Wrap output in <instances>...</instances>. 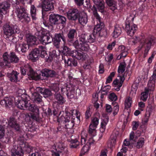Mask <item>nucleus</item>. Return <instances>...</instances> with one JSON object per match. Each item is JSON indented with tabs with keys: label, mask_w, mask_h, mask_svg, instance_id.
<instances>
[{
	"label": "nucleus",
	"mask_w": 156,
	"mask_h": 156,
	"mask_svg": "<svg viewBox=\"0 0 156 156\" xmlns=\"http://www.w3.org/2000/svg\"><path fill=\"white\" fill-rule=\"evenodd\" d=\"M35 91L42 94L45 98H48L52 94L51 92L49 89L45 88L37 87L35 89Z\"/></svg>",
	"instance_id": "obj_20"
},
{
	"label": "nucleus",
	"mask_w": 156,
	"mask_h": 156,
	"mask_svg": "<svg viewBox=\"0 0 156 156\" xmlns=\"http://www.w3.org/2000/svg\"><path fill=\"white\" fill-rule=\"evenodd\" d=\"M98 95L97 94H95L93 96V100L94 101V106L97 108H98L99 106V104L97 102L98 100Z\"/></svg>",
	"instance_id": "obj_49"
},
{
	"label": "nucleus",
	"mask_w": 156,
	"mask_h": 156,
	"mask_svg": "<svg viewBox=\"0 0 156 156\" xmlns=\"http://www.w3.org/2000/svg\"><path fill=\"white\" fill-rule=\"evenodd\" d=\"M42 76L46 78L54 77L56 76L57 73L54 70L48 69H42L41 72V74Z\"/></svg>",
	"instance_id": "obj_19"
},
{
	"label": "nucleus",
	"mask_w": 156,
	"mask_h": 156,
	"mask_svg": "<svg viewBox=\"0 0 156 156\" xmlns=\"http://www.w3.org/2000/svg\"><path fill=\"white\" fill-rule=\"evenodd\" d=\"M40 57L42 58H47L48 57L44 46L42 45L39 46L38 48L33 49L29 54V58L34 62L36 61Z\"/></svg>",
	"instance_id": "obj_6"
},
{
	"label": "nucleus",
	"mask_w": 156,
	"mask_h": 156,
	"mask_svg": "<svg viewBox=\"0 0 156 156\" xmlns=\"http://www.w3.org/2000/svg\"><path fill=\"white\" fill-rule=\"evenodd\" d=\"M76 34V31L74 29H71L69 32V38H73Z\"/></svg>",
	"instance_id": "obj_55"
},
{
	"label": "nucleus",
	"mask_w": 156,
	"mask_h": 156,
	"mask_svg": "<svg viewBox=\"0 0 156 156\" xmlns=\"http://www.w3.org/2000/svg\"><path fill=\"white\" fill-rule=\"evenodd\" d=\"M139 123L138 121H134L133 122L132 128L133 130H136L139 126Z\"/></svg>",
	"instance_id": "obj_57"
},
{
	"label": "nucleus",
	"mask_w": 156,
	"mask_h": 156,
	"mask_svg": "<svg viewBox=\"0 0 156 156\" xmlns=\"http://www.w3.org/2000/svg\"><path fill=\"white\" fill-rule=\"evenodd\" d=\"M6 39L7 40L8 39L9 41L12 42L13 43H16V42L19 40L17 39L16 37H14L13 35L11 36H10V37H9V38Z\"/></svg>",
	"instance_id": "obj_56"
},
{
	"label": "nucleus",
	"mask_w": 156,
	"mask_h": 156,
	"mask_svg": "<svg viewBox=\"0 0 156 156\" xmlns=\"http://www.w3.org/2000/svg\"><path fill=\"white\" fill-rule=\"evenodd\" d=\"M70 141V147L71 148H77L80 145L79 143L77 140L75 139L74 137L72 136Z\"/></svg>",
	"instance_id": "obj_41"
},
{
	"label": "nucleus",
	"mask_w": 156,
	"mask_h": 156,
	"mask_svg": "<svg viewBox=\"0 0 156 156\" xmlns=\"http://www.w3.org/2000/svg\"><path fill=\"white\" fill-rule=\"evenodd\" d=\"M44 113L47 116H50L52 115V111L50 108H48L47 110H46L44 111Z\"/></svg>",
	"instance_id": "obj_63"
},
{
	"label": "nucleus",
	"mask_w": 156,
	"mask_h": 156,
	"mask_svg": "<svg viewBox=\"0 0 156 156\" xmlns=\"http://www.w3.org/2000/svg\"><path fill=\"white\" fill-rule=\"evenodd\" d=\"M156 54V52H154L151 54V56L148 58L147 61L148 63L149 64L151 63L152 62L153 60V59L154 56Z\"/></svg>",
	"instance_id": "obj_59"
},
{
	"label": "nucleus",
	"mask_w": 156,
	"mask_h": 156,
	"mask_svg": "<svg viewBox=\"0 0 156 156\" xmlns=\"http://www.w3.org/2000/svg\"><path fill=\"white\" fill-rule=\"evenodd\" d=\"M119 78L120 80L118 79L115 80L113 83V86L114 87V89L117 91H119L120 90V88L125 80L124 76H123L119 77Z\"/></svg>",
	"instance_id": "obj_25"
},
{
	"label": "nucleus",
	"mask_w": 156,
	"mask_h": 156,
	"mask_svg": "<svg viewBox=\"0 0 156 156\" xmlns=\"http://www.w3.org/2000/svg\"><path fill=\"white\" fill-rule=\"evenodd\" d=\"M107 4L110 7V9L114 11L117 9L115 2L113 0H106Z\"/></svg>",
	"instance_id": "obj_42"
},
{
	"label": "nucleus",
	"mask_w": 156,
	"mask_h": 156,
	"mask_svg": "<svg viewBox=\"0 0 156 156\" xmlns=\"http://www.w3.org/2000/svg\"><path fill=\"white\" fill-rule=\"evenodd\" d=\"M126 64L125 62L121 63L119 65L118 70V76L119 77L124 76V73L125 70Z\"/></svg>",
	"instance_id": "obj_36"
},
{
	"label": "nucleus",
	"mask_w": 156,
	"mask_h": 156,
	"mask_svg": "<svg viewBox=\"0 0 156 156\" xmlns=\"http://www.w3.org/2000/svg\"><path fill=\"white\" fill-rule=\"evenodd\" d=\"M149 92L146 89H145V91L142 92L141 94V99L144 101H145L148 97V94Z\"/></svg>",
	"instance_id": "obj_47"
},
{
	"label": "nucleus",
	"mask_w": 156,
	"mask_h": 156,
	"mask_svg": "<svg viewBox=\"0 0 156 156\" xmlns=\"http://www.w3.org/2000/svg\"><path fill=\"white\" fill-rule=\"evenodd\" d=\"M38 11L37 8L34 5H31L30 8V13L32 19L33 20H36L37 19V12Z\"/></svg>",
	"instance_id": "obj_37"
},
{
	"label": "nucleus",
	"mask_w": 156,
	"mask_h": 156,
	"mask_svg": "<svg viewBox=\"0 0 156 156\" xmlns=\"http://www.w3.org/2000/svg\"><path fill=\"white\" fill-rule=\"evenodd\" d=\"M99 11L101 13L104 11L105 3L103 0H92Z\"/></svg>",
	"instance_id": "obj_26"
},
{
	"label": "nucleus",
	"mask_w": 156,
	"mask_h": 156,
	"mask_svg": "<svg viewBox=\"0 0 156 156\" xmlns=\"http://www.w3.org/2000/svg\"><path fill=\"white\" fill-rule=\"evenodd\" d=\"M118 51L121 53L117 57V59L118 60L125 57L128 54L127 49L123 45L119 47Z\"/></svg>",
	"instance_id": "obj_28"
},
{
	"label": "nucleus",
	"mask_w": 156,
	"mask_h": 156,
	"mask_svg": "<svg viewBox=\"0 0 156 156\" xmlns=\"http://www.w3.org/2000/svg\"><path fill=\"white\" fill-rule=\"evenodd\" d=\"M151 77L154 80H156V63L154 67L153 74Z\"/></svg>",
	"instance_id": "obj_64"
},
{
	"label": "nucleus",
	"mask_w": 156,
	"mask_h": 156,
	"mask_svg": "<svg viewBox=\"0 0 156 156\" xmlns=\"http://www.w3.org/2000/svg\"><path fill=\"white\" fill-rule=\"evenodd\" d=\"M32 0H17L12 4V7L16 13L19 21L25 24L29 23L31 21L30 14L26 9L27 5L31 4Z\"/></svg>",
	"instance_id": "obj_2"
},
{
	"label": "nucleus",
	"mask_w": 156,
	"mask_h": 156,
	"mask_svg": "<svg viewBox=\"0 0 156 156\" xmlns=\"http://www.w3.org/2000/svg\"><path fill=\"white\" fill-rule=\"evenodd\" d=\"M156 80L151 77L148 82L147 88L145 89L149 92L153 91L155 88Z\"/></svg>",
	"instance_id": "obj_34"
},
{
	"label": "nucleus",
	"mask_w": 156,
	"mask_h": 156,
	"mask_svg": "<svg viewBox=\"0 0 156 156\" xmlns=\"http://www.w3.org/2000/svg\"><path fill=\"white\" fill-rule=\"evenodd\" d=\"M74 53L76 55L77 54V55H72V56L75 57L76 58L79 60H83L85 59L87 57V55L85 54H83L78 53L76 51H75Z\"/></svg>",
	"instance_id": "obj_44"
},
{
	"label": "nucleus",
	"mask_w": 156,
	"mask_h": 156,
	"mask_svg": "<svg viewBox=\"0 0 156 156\" xmlns=\"http://www.w3.org/2000/svg\"><path fill=\"white\" fill-rule=\"evenodd\" d=\"M132 103V98L130 97L126 98L125 102V108L126 109L130 108L131 106Z\"/></svg>",
	"instance_id": "obj_46"
},
{
	"label": "nucleus",
	"mask_w": 156,
	"mask_h": 156,
	"mask_svg": "<svg viewBox=\"0 0 156 156\" xmlns=\"http://www.w3.org/2000/svg\"><path fill=\"white\" fill-rule=\"evenodd\" d=\"M34 90V92L32 94V101L34 104H41L42 102V97L37 92H36L35 89Z\"/></svg>",
	"instance_id": "obj_24"
},
{
	"label": "nucleus",
	"mask_w": 156,
	"mask_h": 156,
	"mask_svg": "<svg viewBox=\"0 0 156 156\" xmlns=\"http://www.w3.org/2000/svg\"><path fill=\"white\" fill-rule=\"evenodd\" d=\"M75 118H76L77 122L80 121V113L76 110L72 109L69 112V122H71V126H74V121Z\"/></svg>",
	"instance_id": "obj_14"
},
{
	"label": "nucleus",
	"mask_w": 156,
	"mask_h": 156,
	"mask_svg": "<svg viewBox=\"0 0 156 156\" xmlns=\"http://www.w3.org/2000/svg\"><path fill=\"white\" fill-rule=\"evenodd\" d=\"M91 10L94 16L98 20L97 24L94 28V33L100 36L105 35L106 34V30L104 28V23L101 22V18L97 13L96 7L93 6L91 9Z\"/></svg>",
	"instance_id": "obj_5"
},
{
	"label": "nucleus",
	"mask_w": 156,
	"mask_h": 156,
	"mask_svg": "<svg viewBox=\"0 0 156 156\" xmlns=\"http://www.w3.org/2000/svg\"><path fill=\"white\" fill-rule=\"evenodd\" d=\"M55 0H42L41 3L42 18L44 19L45 12L53 10Z\"/></svg>",
	"instance_id": "obj_12"
},
{
	"label": "nucleus",
	"mask_w": 156,
	"mask_h": 156,
	"mask_svg": "<svg viewBox=\"0 0 156 156\" xmlns=\"http://www.w3.org/2000/svg\"><path fill=\"white\" fill-rule=\"evenodd\" d=\"M58 55L56 54V51L55 50H53L52 51L50 52L49 56H48L45 58V60L47 62H51L55 58H57Z\"/></svg>",
	"instance_id": "obj_40"
},
{
	"label": "nucleus",
	"mask_w": 156,
	"mask_h": 156,
	"mask_svg": "<svg viewBox=\"0 0 156 156\" xmlns=\"http://www.w3.org/2000/svg\"><path fill=\"white\" fill-rule=\"evenodd\" d=\"M108 121V118L107 116H103L101 118V126L100 130L101 132L104 133L105 129L106 126Z\"/></svg>",
	"instance_id": "obj_30"
},
{
	"label": "nucleus",
	"mask_w": 156,
	"mask_h": 156,
	"mask_svg": "<svg viewBox=\"0 0 156 156\" xmlns=\"http://www.w3.org/2000/svg\"><path fill=\"white\" fill-rule=\"evenodd\" d=\"M79 37L80 44H79L78 41H76L74 43L76 48L80 49L82 50H87L88 48V45L86 42L85 34H82L79 36Z\"/></svg>",
	"instance_id": "obj_13"
},
{
	"label": "nucleus",
	"mask_w": 156,
	"mask_h": 156,
	"mask_svg": "<svg viewBox=\"0 0 156 156\" xmlns=\"http://www.w3.org/2000/svg\"><path fill=\"white\" fill-rule=\"evenodd\" d=\"M19 146L17 147L15 152H12V156H23L24 151L29 152L31 150V147L27 143L22 142Z\"/></svg>",
	"instance_id": "obj_11"
},
{
	"label": "nucleus",
	"mask_w": 156,
	"mask_h": 156,
	"mask_svg": "<svg viewBox=\"0 0 156 156\" xmlns=\"http://www.w3.org/2000/svg\"><path fill=\"white\" fill-rule=\"evenodd\" d=\"M68 37V33L66 34L63 33L55 34L53 37L51 36L52 42L53 44L57 48L59 47L61 40L62 39L63 41V53L64 56H62V59L64 60L65 63L66 67L68 66V47L66 45V40L68 41V39L67 37Z\"/></svg>",
	"instance_id": "obj_3"
},
{
	"label": "nucleus",
	"mask_w": 156,
	"mask_h": 156,
	"mask_svg": "<svg viewBox=\"0 0 156 156\" xmlns=\"http://www.w3.org/2000/svg\"><path fill=\"white\" fill-rule=\"evenodd\" d=\"M109 97V99L112 101H115L117 99V96L114 93L111 94Z\"/></svg>",
	"instance_id": "obj_60"
},
{
	"label": "nucleus",
	"mask_w": 156,
	"mask_h": 156,
	"mask_svg": "<svg viewBox=\"0 0 156 156\" xmlns=\"http://www.w3.org/2000/svg\"><path fill=\"white\" fill-rule=\"evenodd\" d=\"M99 123V119L94 117L91 118V122L90 124L89 133L93 136L96 135V129Z\"/></svg>",
	"instance_id": "obj_15"
},
{
	"label": "nucleus",
	"mask_w": 156,
	"mask_h": 156,
	"mask_svg": "<svg viewBox=\"0 0 156 156\" xmlns=\"http://www.w3.org/2000/svg\"><path fill=\"white\" fill-rule=\"evenodd\" d=\"M35 35L41 43L43 45H46L52 42L51 37L49 36V34L46 30L44 29L37 30L35 33Z\"/></svg>",
	"instance_id": "obj_9"
},
{
	"label": "nucleus",
	"mask_w": 156,
	"mask_h": 156,
	"mask_svg": "<svg viewBox=\"0 0 156 156\" xmlns=\"http://www.w3.org/2000/svg\"><path fill=\"white\" fill-rule=\"evenodd\" d=\"M49 20L50 23L52 25L61 24L64 27L66 24V18L58 14L52 13L49 16Z\"/></svg>",
	"instance_id": "obj_10"
},
{
	"label": "nucleus",
	"mask_w": 156,
	"mask_h": 156,
	"mask_svg": "<svg viewBox=\"0 0 156 156\" xmlns=\"http://www.w3.org/2000/svg\"><path fill=\"white\" fill-rule=\"evenodd\" d=\"M79 13L76 9H70L69 10V20H75L79 16Z\"/></svg>",
	"instance_id": "obj_31"
},
{
	"label": "nucleus",
	"mask_w": 156,
	"mask_h": 156,
	"mask_svg": "<svg viewBox=\"0 0 156 156\" xmlns=\"http://www.w3.org/2000/svg\"><path fill=\"white\" fill-rule=\"evenodd\" d=\"M27 43L30 45H37L39 43V41L37 37L33 36H29L27 38Z\"/></svg>",
	"instance_id": "obj_32"
},
{
	"label": "nucleus",
	"mask_w": 156,
	"mask_h": 156,
	"mask_svg": "<svg viewBox=\"0 0 156 156\" xmlns=\"http://www.w3.org/2000/svg\"><path fill=\"white\" fill-rule=\"evenodd\" d=\"M8 127L13 129L16 131L20 132V126L14 118L10 117L8 120Z\"/></svg>",
	"instance_id": "obj_16"
},
{
	"label": "nucleus",
	"mask_w": 156,
	"mask_h": 156,
	"mask_svg": "<svg viewBox=\"0 0 156 156\" xmlns=\"http://www.w3.org/2000/svg\"><path fill=\"white\" fill-rule=\"evenodd\" d=\"M71 87H69V90H70V98H72L74 97V95L75 94V87L73 85L70 84Z\"/></svg>",
	"instance_id": "obj_51"
},
{
	"label": "nucleus",
	"mask_w": 156,
	"mask_h": 156,
	"mask_svg": "<svg viewBox=\"0 0 156 156\" xmlns=\"http://www.w3.org/2000/svg\"><path fill=\"white\" fill-rule=\"evenodd\" d=\"M137 29V27L136 25L129 23L126 24V30L127 34L130 36L133 35Z\"/></svg>",
	"instance_id": "obj_21"
},
{
	"label": "nucleus",
	"mask_w": 156,
	"mask_h": 156,
	"mask_svg": "<svg viewBox=\"0 0 156 156\" xmlns=\"http://www.w3.org/2000/svg\"><path fill=\"white\" fill-rule=\"evenodd\" d=\"M154 40L153 37L149 38L145 41V43L147 44V48H145L144 52V57H146L150 48V46L151 44L152 41Z\"/></svg>",
	"instance_id": "obj_35"
},
{
	"label": "nucleus",
	"mask_w": 156,
	"mask_h": 156,
	"mask_svg": "<svg viewBox=\"0 0 156 156\" xmlns=\"http://www.w3.org/2000/svg\"><path fill=\"white\" fill-rule=\"evenodd\" d=\"M4 37L7 38L15 33L19 34L20 32L19 28L16 26L14 25L9 22L6 23L3 26Z\"/></svg>",
	"instance_id": "obj_8"
},
{
	"label": "nucleus",
	"mask_w": 156,
	"mask_h": 156,
	"mask_svg": "<svg viewBox=\"0 0 156 156\" xmlns=\"http://www.w3.org/2000/svg\"><path fill=\"white\" fill-rule=\"evenodd\" d=\"M10 4L7 2H4L0 3V26L2 23V20L3 17L2 14H5L9 11Z\"/></svg>",
	"instance_id": "obj_17"
},
{
	"label": "nucleus",
	"mask_w": 156,
	"mask_h": 156,
	"mask_svg": "<svg viewBox=\"0 0 156 156\" xmlns=\"http://www.w3.org/2000/svg\"><path fill=\"white\" fill-rule=\"evenodd\" d=\"M138 106L139 109L141 111H142L145 106V103L142 102H140L138 103Z\"/></svg>",
	"instance_id": "obj_62"
},
{
	"label": "nucleus",
	"mask_w": 156,
	"mask_h": 156,
	"mask_svg": "<svg viewBox=\"0 0 156 156\" xmlns=\"http://www.w3.org/2000/svg\"><path fill=\"white\" fill-rule=\"evenodd\" d=\"M87 16L86 13L82 12L79 13L78 17L79 23L82 25L86 24L87 22Z\"/></svg>",
	"instance_id": "obj_27"
},
{
	"label": "nucleus",
	"mask_w": 156,
	"mask_h": 156,
	"mask_svg": "<svg viewBox=\"0 0 156 156\" xmlns=\"http://www.w3.org/2000/svg\"><path fill=\"white\" fill-rule=\"evenodd\" d=\"M55 147L56 151L60 153L65 148L63 144L60 142L57 143Z\"/></svg>",
	"instance_id": "obj_45"
},
{
	"label": "nucleus",
	"mask_w": 156,
	"mask_h": 156,
	"mask_svg": "<svg viewBox=\"0 0 156 156\" xmlns=\"http://www.w3.org/2000/svg\"><path fill=\"white\" fill-rule=\"evenodd\" d=\"M116 137L115 135L114 136L112 135H111L110 136V143L112 146L114 145L115 143Z\"/></svg>",
	"instance_id": "obj_61"
},
{
	"label": "nucleus",
	"mask_w": 156,
	"mask_h": 156,
	"mask_svg": "<svg viewBox=\"0 0 156 156\" xmlns=\"http://www.w3.org/2000/svg\"><path fill=\"white\" fill-rule=\"evenodd\" d=\"M144 138L141 137L140 138L136 143V147L137 148H140L143 146L144 143Z\"/></svg>",
	"instance_id": "obj_48"
},
{
	"label": "nucleus",
	"mask_w": 156,
	"mask_h": 156,
	"mask_svg": "<svg viewBox=\"0 0 156 156\" xmlns=\"http://www.w3.org/2000/svg\"><path fill=\"white\" fill-rule=\"evenodd\" d=\"M61 113V111L59 108H58L57 107H54L53 110V114L54 115H59Z\"/></svg>",
	"instance_id": "obj_53"
},
{
	"label": "nucleus",
	"mask_w": 156,
	"mask_h": 156,
	"mask_svg": "<svg viewBox=\"0 0 156 156\" xmlns=\"http://www.w3.org/2000/svg\"><path fill=\"white\" fill-rule=\"evenodd\" d=\"M68 113H66L65 117L64 115H62L60 117H58L57 118V121L60 123H61L62 124V126H63L64 129L66 130V133L65 134V135L68 134V128L67 126L68 125V115H67Z\"/></svg>",
	"instance_id": "obj_18"
},
{
	"label": "nucleus",
	"mask_w": 156,
	"mask_h": 156,
	"mask_svg": "<svg viewBox=\"0 0 156 156\" xmlns=\"http://www.w3.org/2000/svg\"><path fill=\"white\" fill-rule=\"evenodd\" d=\"M91 144V142H89L88 144L83 147L81 151V154L84 155L88 152L90 149V145Z\"/></svg>",
	"instance_id": "obj_43"
},
{
	"label": "nucleus",
	"mask_w": 156,
	"mask_h": 156,
	"mask_svg": "<svg viewBox=\"0 0 156 156\" xmlns=\"http://www.w3.org/2000/svg\"><path fill=\"white\" fill-rule=\"evenodd\" d=\"M81 143L82 144H84L87 138V133L86 131H82L81 134Z\"/></svg>",
	"instance_id": "obj_50"
},
{
	"label": "nucleus",
	"mask_w": 156,
	"mask_h": 156,
	"mask_svg": "<svg viewBox=\"0 0 156 156\" xmlns=\"http://www.w3.org/2000/svg\"><path fill=\"white\" fill-rule=\"evenodd\" d=\"M96 37V34H94V32L91 34H90L88 37V42L90 43L94 42Z\"/></svg>",
	"instance_id": "obj_52"
},
{
	"label": "nucleus",
	"mask_w": 156,
	"mask_h": 156,
	"mask_svg": "<svg viewBox=\"0 0 156 156\" xmlns=\"http://www.w3.org/2000/svg\"><path fill=\"white\" fill-rule=\"evenodd\" d=\"M3 126L0 125V140L2 141V142L7 143H8L10 140V138L9 137H5L6 140H2L1 139H4V136L5 135V129L4 126L5 125L3 124Z\"/></svg>",
	"instance_id": "obj_33"
},
{
	"label": "nucleus",
	"mask_w": 156,
	"mask_h": 156,
	"mask_svg": "<svg viewBox=\"0 0 156 156\" xmlns=\"http://www.w3.org/2000/svg\"><path fill=\"white\" fill-rule=\"evenodd\" d=\"M55 99L57 100L56 101L58 104L62 105L65 102L64 98L59 93H55Z\"/></svg>",
	"instance_id": "obj_39"
},
{
	"label": "nucleus",
	"mask_w": 156,
	"mask_h": 156,
	"mask_svg": "<svg viewBox=\"0 0 156 156\" xmlns=\"http://www.w3.org/2000/svg\"><path fill=\"white\" fill-rule=\"evenodd\" d=\"M51 89L55 92L56 93H57V92L59 90V88L58 85L57 84H54L53 86H51Z\"/></svg>",
	"instance_id": "obj_58"
},
{
	"label": "nucleus",
	"mask_w": 156,
	"mask_h": 156,
	"mask_svg": "<svg viewBox=\"0 0 156 156\" xmlns=\"http://www.w3.org/2000/svg\"><path fill=\"white\" fill-rule=\"evenodd\" d=\"M2 59L0 60V66L2 68L11 66V63H18L19 61V57L14 52H10L9 54L5 53L2 56Z\"/></svg>",
	"instance_id": "obj_4"
},
{
	"label": "nucleus",
	"mask_w": 156,
	"mask_h": 156,
	"mask_svg": "<svg viewBox=\"0 0 156 156\" xmlns=\"http://www.w3.org/2000/svg\"><path fill=\"white\" fill-rule=\"evenodd\" d=\"M22 100H20L16 102L17 107L21 109H27L32 113H27L26 115L27 120H29V123L32 124L33 122L41 123L42 122L41 118L40 117L39 111L38 107L34 104H30L28 101L30 99L27 94L22 95Z\"/></svg>",
	"instance_id": "obj_1"
},
{
	"label": "nucleus",
	"mask_w": 156,
	"mask_h": 156,
	"mask_svg": "<svg viewBox=\"0 0 156 156\" xmlns=\"http://www.w3.org/2000/svg\"><path fill=\"white\" fill-rule=\"evenodd\" d=\"M14 98L12 97H7L0 101V104L3 107L6 108L11 106L14 102Z\"/></svg>",
	"instance_id": "obj_23"
},
{
	"label": "nucleus",
	"mask_w": 156,
	"mask_h": 156,
	"mask_svg": "<svg viewBox=\"0 0 156 156\" xmlns=\"http://www.w3.org/2000/svg\"><path fill=\"white\" fill-rule=\"evenodd\" d=\"M151 69V66L150 65H148L146 66L143 69V72L144 74L146 75H147L149 71Z\"/></svg>",
	"instance_id": "obj_54"
},
{
	"label": "nucleus",
	"mask_w": 156,
	"mask_h": 156,
	"mask_svg": "<svg viewBox=\"0 0 156 156\" xmlns=\"http://www.w3.org/2000/svg\"><path fill=\"white\" fill-rule=\"evenodd\" d=\"M29 46L27 43L19 44L16 46L15 50L19 53L21 51L25 53L29 48Z\"/></svg>",
	"instance_id": "obj_22"
},
{
	"label": "nucleus",
	"mask_w": 156,
	"mask_h": 156,
	"mask_svg": "<svg viewBox=\"0 0 156 156\" xmlns=\"http://www.w3.org/2000/svg\"><path fill=\"white\" fill-rule=\"evenodd\" d=\"M121 28L118 26H116L115 27L114 30L112 34V36L114 38H117L121 34Z\"/></svg>",
	"instance_id": "obj_38"
},
{
	"label": "nucleus",
	"mask_w": 156,
	"mask_h": 156,
	"mask_svg": "<svg viewBox=\"0 0 156 156\" xmlns=\"http://www.w3.org/2000/svg\"><path fill=\"white\" fill-rule=\"evenodd\" d=\"M21 73L25 76L27 75L30 78V80H37L42 79L41 77V75L38 74L35 72L31 67L28 65L21 66L20 68Z\"/></svg>",
	"instance_id": "obj_7"
},
{
	"label": "nucleus",
	"mask_w": 156,
	"mask_h": 156,
	"mask_svg": "<svg viewBox=\"0 0 156 156\" xmlns=\"http://www.w3.org/2000/svg\"><path fill=\"white\" fill-rule=\"evenodd\" d=\"M19 74L17 71L13 70L11 73H8V76L11 81L16 83L18 81V76Z\"/></svg>",
	"instance_id": "obj_29"
}]
</instances>
